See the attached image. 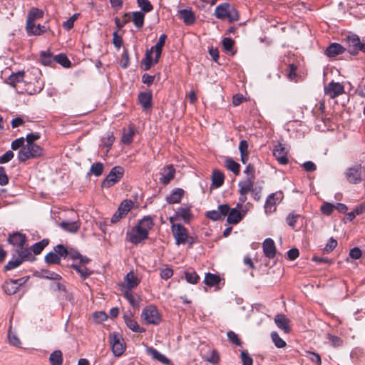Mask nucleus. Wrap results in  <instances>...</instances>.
<instances>
[{"label":"nucleus","instance_id":"nucleus-1","mask_svg":"<svg viewBox=\"0 0 365 365\" xmlns=\"http://www.w3.org/2000/svg\"><path fill=\"white\" fill-rule=\"evenodd\" d=\"M166 38L167 36L165 34L160 35L157 43L152 46L150 50H147L145 58L142 61L145 71L150 70L153 63L159 62Z\"/></svg>","mask_w":365,"mask_h":365},{"label":"nucleus","instance_id":"nucleus-2","mask_svg":"<svg viewBox=\"0 0 365 365\" xmlns=\"http://www.w3.org/2000/svg\"><path fill=\"white\" fill-rule=\"evenodd\" d=\"M44 155V149L38 144H26L18 153V160L25 163L29 159H35Z\"/></svg>","mask_w":365,"mask_h":365},{"label":"nucleus","instance_id":"nucleus-3","mask_svg":"<svg viewBox=\"0 0 365 365\" xmlns=\"http://www.w3.org/2000/svg\"><path fill=\"white\" fill-rule=\"evenodd\" d=\"M215 16L221 20L227 19L230 23L237 21L240 19L237 9L227 3L217 6L215 9Z\"/></svg>","mask_w":365,"mask_h":365},{"label":"nucleus","instance_id":"nucleus-4","mask_svg":"<svg viewBox=\"0 0 365 365\" xmlns=\"http://www.w3.org/2000/svg\"><path fill=\"white\" fill-rule=\"evenodd\" d=\"M364 170L361 165L356 164L346 169L344 175L346 180L351 184H359L364 180Z\"/></svg>","mask_w":365,"mask_h":365},{"label":"nucleus","instance_id":"nucleus-5","mask_svg":"<svg viewBox=\"0 0 365 365\" xmlns=\"http://www.w3.org/2000/svg\"><path fill=\"white\" fill-rule=\"evenodd\" d=\"M142 319L146 324L158 325L161 322V316L154 305H149L145 307L141 314Z\"/></svg>","mask_w":365,"mask_h":365},{"label":"nucleus","instance_id":"nucleus-6","mask_svg":"<svg viewBox=\"0 0 365 365\" xmlns=\"http://www.w3.org/2000/svg\"><path fill=\"white\" fill-rule=\"evenodd\" d=\"M124 174V168L121 166H115L102 182V186L110 187L119 182Z\"/></svg>","mask_w":365,"mask_h":365},{"label":"nucleus","instance_id":"nucleus-7","mask_svg":"<svg viewBox=\"0 0 365 365\" xmlns=\"http://www.w3.org/2000/svg\"><path fill=\"white\" fill-rule=\"evenodd\" d=\"M171 231L176 245L187 243L188 240V231L183 225L181 224H173V225H171Z\"/></svg>","mask_w":365,"mask_h":365},{"label":"nucleus","instance_id":"nucleus-8","mask_svg":"<svg viewBox=\"0 0 365 365\" xmlns=\"http://www.w3.org/2000/svg\"><path fill=\"white\" fill-rule=\"evenodd\" d=\"M126 237L128 240L132 244L138 245L147 240L148 236L146 235V232H144V230H143L137 224L130 230L127 231Z\"/></svg>","mask_w":365,"mask_h":365},{"label":"nucleus","instance_id":"nucleus-9","mask_svg":"<svg viewBox=\"0 0 365 365\" xmlns=\"http://www.w3.org/2000/svg\"><path fill=\"white\" fill-rule=\"evenodd\" d=\"M109 339L113 354L116 356H120L125 350L123 339L119 334L113 333L110 334Z\"/></svg>","mask_w":365,"mask_h":365},{"label":"nucleus","instance_id":"nucleus-10","mask_svg":"<svg viewBox=\"0 0 365 365\" xmlns=\"http://www.w3.org/2000/svg\"><path fill=\"white\" fill-rule=\"evenodd\" d=\"M347 43V50L350 54L356 55L359 51L365 53V45L361 43L360 38L357 35L351 34L348 36Z\"/></svg>","mask_w":365,"mask_h":365},{"label":"nucleus","instance_id":"nucleus-11","mask_svg":"<svg viewBox=\"0 0 365 365\" xmlns=\"http://www.w3.org/2000/svg\"><path fill=\"white\" fill-rule=\"evenodd\" d=\"M283 198V192L281 191L270 194L266 200L264 204V212L266 214H271L276 210V205L279 203Z\"/></svg>","mask_w":365,"mask_h":365},{"label":"nucleus","instance_id":"nucleus-12","mask_svg":"<svg viewBox=\"0 0 365 365\" xmlns=\"http://www.w3.org/2000/svg\"><path fill=\"white\" fill-rule=\"evenodd\" d=\"M344 86L338 82L331 81L324 87V93L334 99L344 93Z\"/></svg>","mask_w":365,"mask_h":365},{"label":"nucleus","instance_id":"nucleus-13","mask_svg":"<svg viewBox=\"0 0 365 365\" xmlns=\"http://www.w3.org/2000/svg\"><path fill=\"white\" fill-rule=\"evenodd\" d=\"M229 210L230 207L228 205H220L217 210L208 211L205 213V216L212 221L220 220L227 215Z\"/></svg>","mask_w":365,"mask_h":365},{"label":"nucleus","instance_id":"nucleus-14","mask_svg":"<svg viewBox=\"0 0 365 365\" xmlns=\"http://www.w3.org/2000/svg\"><path fill=\"white\" fill-rule=\"evenodd\" d=\"M175 169L173 165H168L161 169L160 173V178L159 181L164 185H167L174 179L175 176Z\"/></svg>","mask_w":365,"mask_h":365},{"label":"nucleus","instance_id":"nucleus-15","mask_svg":"<svg viewBox=\"0 0 365 365\" xmlns=\"http://www.w3.org/2000/svg\"><path fill=\"white\" fill-rule=\"evenodd\" d=\"M287 154L288 151L282 143H278L274 145L273 149V155L279 164L287 165L288 163L289 160Z\"/></svg>","mask_w":365,"mask_h":365},{"label":"nucleus","instance_id":"nucleus-16","mask_svg":"<svg viewBox=\"0 0 365 365\" xmlns=\"http://www.w3.org/2000/svg\"><path fill=\"white\" fill-rule=\"evenodd\" d=\"M26 92L29 95L40 93L44 87V83L41 77H36L34 82L26 81Z\"/></svg>","mask_w":365,"mask_h":365},{"label":"nucleus","instance_id":"nucleus-17","mask_svg":"<svg viewBox=\"0 0 365 365\" xmlns=\"http://www.w3.org/2000/svg\"><path fill=\"white\" fill-rule=\"evenodd\" d=\"M138 133V129L134 124H129L128 128L123 129L121 142L125 145H130L133 140V137Z\"/></svg>","mask_w":365,"mask_h":365},{"label":"nucleus","instance_id":"nucleus-18","mask_svg":"<svg viewBox=\"0 0 365 365\" xmlns=\"http://www.w3.org/2000/svg\"><path fill=\"white\" fill-rule=\"evenodd\" d=\"M26 72L24 71H19L17 72H13L5 81L6 83L10 85L11 86L15 88L16 85L21 82L26 83Z\"/></svg>","mask_w":365,"mask_h":365},{"label":"nucleus","instance_id":"nucleus-19","mask_svg":"<svg viewBox=\"0 0 365 365\" xmlns=\"http://www.w3.org/2000/svg\"><path fill=\"white\" fill-rule=\"evenodd\" d=\"M23 278L18 279H9L4 282L3 289L7 294L11 295L16 293L19 286L22 284Z\"/></svg>","mask_w":365,"mask_h":365},{"label":"nucleus","instance_id":"nucleus-20","mask_svg":"<svg viewBox=\"0 0 365 365\" xmlns=\"http://www.w3.org/2000/svg\"><path fill=\"white\" fill-rule=\"evenodd\" d=\"M152 98L151 92H140L138 96V101L145 110L151 108L153 106Z\"/></svg>","mask_w":365,"mask_h":365},{"label":"nucleus","instance_id":"nucleus-21","mask_svg":"<svg viewBox=\"0 0 365 365\" xmlns=\"http://www.w3.org/2000/svg\"><path fill=\"white\" fill-rule=\"evenodd\" d=\"M263 252L264 255L269 259H272L275 257L276 247L272 239L267 238L264 240L263 242Z\"/></svg>","mask_w":365,"mask_h":365},{"label":"nucleus","instance_id":"nucleus-22","mask_svg":"<svg viewBox=\"0 0 365 365\" xmlns=\"http://www.w3.org/2000/svg\"><path fill=\"white\" fill-rule=\"evenodd\" d=\"M44 12L43 10L36 7H32L28 12L26 26H30L35 24V21L41 19L43 17Z\"/></svg>","mask_w":365,"mask_h":365},{"label":"nucleus","instance_id":"nucleus-23","mask_svg":"<svg viewBox=\"0 0 365 365\" xmlns=\"http://www.w3.org/2000/svg\"><path fill=\"white\" fill-rule=\"evenodd\" d=\"M274 322L277 327L282 330H283L285 333L290 332V327L289 324L290 322L289 319L283 314H278L274 317Z\"/></svg>","mask_w":365,"mask_h":365},{"label":"nucleus","instance_id":"nucleus-24","mask_svg":"<svg viewBox=\"0 0 365 365\" xmlns=\"http://www.w3.org/2000/svg\"><path fill=\"white\" fill-rule=\"evenodd\" d=\"M179 18L183 21L184 24L190 26L195 22L196 18L194 12L191 9H182L178 11Z\"/></svg>","mask_w":365,"mask_h":365},{"label":"nucleus","instance_id":"nucleus-25","mask_svg":"<svg viewBox=\"0 0 365 365\" xmlns=\"http://www.w3.org/2000/svg\"><path fill=\"white\" fill-rule=\"evenodd\" d=\"M345 48L339 43H331L325 50V54L329 58H334L345 51Z\"/></svg>","mask_w":365,"mask_h":365},{"label":"nucleus","instance_id":"nucleus-26","mask_svg":"<svg viewBox=\"0 0 365 365\" xmlns=\"http://www.w3.org/2000/svg\"><path fill=\"white\" fill-rule=\"evenodd\" d=\"M124 283L125 287L131 290L132 289L138 287L140 283V279H139L138 276L131 271L125 275L124 278Z\"/></svg>","mask_w":365,"mask_h":365},{"label":"nucleus","instance_id":"nucleus-27","mask_svg":"<svg viewBox=\"0 0 365 365\" xmlns=\"http://www.w3.org/2000/svg\"><path fill=\"white\" fill-rule=\"evenodd\" d=\"M8 240L11 245L16 247V249H19L25 245L26 237L24 234L16 232L11 235Z\"/></svg>","mask_w":365,"mask_h":365},{"label":"nucleus","instance_id":"nucleus-28","mask_svg":"<svg viewBox=\"0 0 365 365\" xmlns=\"http://www.w3.org/2000/svg\"><path fill=\"white\" fill-rule=\"evenodd\" d=\"M48 29L49 27L46 25H36L34 24L30 26H26V31L29 36H40L43 34Z\"/></svg>","mask_w":365,"mask_h":365},{"label":"nucleus","instance_id":"nucleus-29","mask_svg":"<svg viewBox=\"0 0 365 365\" xmlns=\"http://www.w3.org/2000/svg\"><path fill=\"white\" fill-rule=\"evenodd\" d=\"M178 218H181L185 223L188 224L193 218L190 208L188 207H180L176 211Z\"/></svg>","mask_w":365,"mask_h":365},{"label":"nucleus","instance_id":"nucleus-30","mask_svg":"<svg viewBox=\"0 0 365 365\" xmlns=\"http://www.w3.org/2000/svg\"><path fill=\"white\" fill-rule=\"evenodd\" d=\"M146 351L148 354L152 356V358L155 360H157L165 365H168L170 363V360L168 359L165 356L160 353L156 349L150 346L146 349Z\"/></svg>","mask_w":365,"mask_h":365},{"label":"nucleus","instance_id":"nucleus-31","mask_svg":"<svg viewBox=\"0 0 365 365\" xmlns=\"http://www.w3.org/2000/svg\"><path fill=\"white\" fill-rule=\"evenodd\" d=\"M31 252V248L25 247V245L16 250L17 257L22 258L21 259L23 262L25 261L33 262L36 259Z\"/></svg>","mask_w":365,"mask_h":365},{"label":"nucleus","instance_id":"nucleus-32","mask_svg":"<svg viewBox=\"0 0 365 365\" xmlns=\"http://www.w3.org/2000/svg\"><path fill=\"white\" fill-rule=\"evenodd\" d=\"M185 194V191L182 188H175L174 189L169 196L166 197V201L169 204H176L180 203L183 195Z\"/></svg>","mask_w":365,"mask_h":365},{"label":"nucleus","instance_id":"nucleus-33","mask_svg":"<svg viewBox=\"0 0 365 365\" xmlns=\"http://www.w3.org/2000/svg\"><path fill=\"white\" fill-rule=\"evenodd\" d=\"M138 225L143 230H144V232H146V235L148 236L149 231L152 230L154 226L153 219L150 215L145 216L138 221Z\"/></svg>","mask_w":365,"mask_h":365},{"label":"nucleus","instance_id":"nucleus-34","mask_svg":"<svg viewBox=\"0 0 365 365\" xmlns=\"http://www.w3.org/2000/svg\"><path fill=\"white\" fill-rule=\"evenodd\" d=\"M124 321L132 331L135 332L142 333L145 330L143 328H141L138 322L133 319L132 315H128L125 314L123 316Z\"/></svg>","mask_w":365,"mask_h":365},{"label":"nucleus","instance_id":"nucleus-35","mask_svg":"<svg viewBox=\"0 0 365 365\" xmlns=\"http://www.w3.org/2000/svg\"><path fill=\"white\" fill-rule=\"evenodd\" d=\"M254 180L245 179L240 181L238 183L239 192L242 194H248L253 190Z\"/></svg>","mask_w":365,"mask_h":365},{"label":"nucleus","instance_id":"nucleus-36","mask_svg":"<svg viewBox=\"0 0 365 365\" xmlns=\"http://www.w3.org/2000/svg\"><path fill=\"white\" fill-rule=\"evenodd\" d=\"M249 144L246 140L240 142L239 150L240 153L241 162L246 164L249 160L250 152L248 150Z\"/></svg>","mask_w":365,"mask_h":365},{"label":"nucleus","instance_id":"nucleus-37","mask_svg":"<svg viewBox=\"0 0 365 365\" xmlns=\"http://www.w3.org/2000/svg\"><path fill=\"white\" fill-rule=\"evenodd\" d=\"M227 222L229 224L236 225L242 219V215L240 211L236 208L230 209L227 214Z\"/></svg>","mask_w":365,"mask_h":365},{"label":"nucleus","instance_id":"nucleus-38","mask_svg":"<svg viewBox=\"0 0 365 365\" xmlns=\"http://www.w3.org/2000/svg\"><path fill=\"white\" fill-rule=\"evenodd\" d=\"M131 21L138 29H141L144 26L145 15L140 11L130 13Z\"/></svg>","mask_w":365,"mask_h":365},{"label":"nucleus","instance_id":"nucleus-39","mask_svg":"<svg viewBox=\"0 0 365 365\" xmlns=\"http://www.w3.org/2000/svg\"><path fill=\"white\" fill-rule=\"evenodd\" d=\"M225 166L227 170L232 171L235 175H238L240 172V165L235 162L232 158H227L225 160Z\"/></svg>","mask_w":365,"mask_h":365},{"label":"nucleus","instance_id":"nucleus-40","mask_svg":"<svg viewBox=\"0 0 365 365\" xmlns=\"http://www.w3.org/2000/svg\"><path fill=\"white\" fill-rule=\"evenodd\" d=\"M60 227L66 231L75 233L79 230L80 223L77 221H73V222L63 221L60 223Z\"/></svg>","mask_w":365,"mask_h":365},{"label":"nucleus","instance_id":"nucleus-41","mask_svg":"<svg viewBox=\"0 0 365 365\" xmlns=\"http://www.w3.org/2000/svg\"><path fill=\"white\" fill-rule=\"evenodd\" d=\"M212 184L216 187H220L224 183L225 175L222 172L215 170L212 173Z\"/></svg>","mask_w":365,"mask_h":365},{"label":"nucleus","instance_id":"nucleus-42","mask_svg":"<svg viewBox=\"0 0 365 365\" xmlns=\"http://www.w3.org/2000/svg\"><path fill=\"white\" fill-rule=\"evenodd\" d=\"M51 365H62L63 354L60 350L53 351L49 356Z\"/></svg>","mask_w":365,"mask_h":365},{"label":"nucleus","instance_id":"nucleus-43","mask_svg":"<svg viewBox=\"0 0 365 365\" xmlns=\"http://www.w3.org/2000/svg\"><path fill=\"white\" fill-rule=\"evenodd\" d=\"M71 267L79 273L83 279L88 278L92 274V271L83 264H73Z\"/></svg>","mask_w":365,"mask_h":365},{"label":"nucleus","instance_id":"nucleus-44","mask_svg":"<svg viewBox=\"0 0 365 365\" xmlns=\"http://www.w3.org/2000/svg\"><path fill=\"white\" fill-rule=\"evenodd\" d=\"M133 205V202L131 200H125L120 204L118 210L119 211V213H121L124 217H125L132 209Z\"/></svg>","mask_w":365,"mask_h":365},{"label":"nucleus","instance_id":"nucleus-45","mask_svg":"<svg viewBox=\"0 0 365 365\" xmlns=\"http://www.w3.org/2000/svg\"><path fill=\"white\" fill-rule=\"evenodd\" d=\"M205 284L210 287L217 285L220 282V277L219 275L207 273L204 280Z\"/></svg>","mask_w":365,"mask_h":365},{"label":"nucleus","instance_id":"nucleus-46","mask_svg":"<svg viewBox=\"0 0 365 365\" xmlns=\"http://www.w3.org/2000/svg\"><path fill=\"white\" fill-rule=\"evenodd\" d=\"M49 240L48 239H43L40 242H38L32 245L31 247V251L34 255H39L43 250L48 245Z\"/></svg>","mask_w":365,"mask_h":365},{"label":"nucleus","instance_id":"nucleus-47","mask_svg":"<svg viewBox=\"0 0 365 365\" xmlns=\"http://www.w3.org/2000/svg\"><path fill=\"white\" fill-rule=\"evenodd\" d=\"M115 141V137L112 133H108L106 136L102 139V147L106 148V153H108L112 148V145Z\"/></svg>","mask_w":365,"mask_h":365},{"label":"nucleus","instance_id":"nucleus-48","mask_svg":"<svg viewBox=\"0 0 365 365\" xmlns=\"http://www.w3.org/2000/svg\"><path fill=\"white\" fill-rule=\"evenodd\" d=\"M54 62L59 63L64 68H68L71 66V61L64 53H60L54 56Z\"/></svg>","mask_w":365,"mask_h":365},{"label":"nucleus","instance_id":"nucleus-49","mask_svg":"<svg viewBox=\"0 0 365 365\" xmlns=\"http://www.w3.org/2000/svg\"><path fill=\"white\" fill-rule=\"evenodd\" d=\"M131 21L130 13H125L122 16V20L119 18H115V23L118 29H121L127 23Z\"/></svg>","mask_w":365,"mask_h":365},{"label":"nucleus","instance_id":"nucleus-50","mask_svg":"<svg viewBox=\"0 0 365 365\" xmlns=\"http://www.w3.org/2000/svg\"><path fill=\"white\" fill-rule=\"evenodd\" d=\"M41 61L45 66H51L54 63V56L49 51H42L40 55Z\"/></svg>","mask_w":365,"mask_h":365},{"label":"nucleus","instance_id":"nucleus-51","mask_svg":"<svg viewBox=\"0 0 365 365\" xmlns=\"http://www.w3.org/2000/svg\"><path fill=\"white\" fill-rule=\"evenodd\" d=\"M45 262L48 264H59L61 259L58 257V254L54 252H51L45 256Z\"/></svg>","mask_w":365,"mask_h":365},{"label":"nucleus","instance_id":"nucleus-52","mask_svg":"<svg viewBox=\"0 0 365 365\" xmlns=\"http://www.w3.org/2000/svg\"><path fill=\"white\" fill-rule=\"evenodd\" d=\"M21 259L22 258L16 257V258L9 260L8 263L4 266V271L11 270L20 266L23 263Z\"/></svg>","mask_w":365,"mask_h":365},{"label":"nucleus","instance_id":"nucleus-53","mask_svg":"<svg viewBox=\"0 0 365 365\" xmlns=\"http://www.w3.org/2000/svg\"><path fill=\"white\" fill-rule=\"evenodd\" d=\"M104 165L102 163L98 162L91 165L90 173L98 177L102 175L103 171Z\"/></svg>","mask_w":365,"mask_h":365},{"label":"nucleus","instance_id":"nucleus-54","mask_svg":"<svg viewBox=\"0 0 365 365\" xmlns=\"http://www.w3.org/2000/svg\"><path fill=\"white\" fill-rule=\"evenodd\" d=\"M173 275V270L168 265H163V267L160 268V276L163 279H169Z\"/></svg>","mask_w":365,"mask_h":365},{"label":"nucleus","instance_id":"nucleus-55","mask_svg":"<svg viewBox=\"0 0 365 365\" xmlns=\"http://www.w3.org/2000/svg\"><path fill=\"white\" fill-rule=\"evenodd\" d=\"M364 211L365 203H362L360 205L357 206L353 211L347 214L348 219L349 220V221H351L356 217V215L363 213Z\"/></svg>","mask_w":365,"mask_h":365},{"label":"nucleus","instance_id":"nucleus-56","mask_svg":"<svg viewBox=\"0 0 365 365\" xmlns=\"http://www.w3.org/2000/svg\"><path fill=\"white\" fill-rule=\"evenodd\" d=\"M271 337L272 341L277 348H283L286 346V342L279 336L277 332H272Z\"/></svg>","mask_w":365,"mask_h":365},{"label":"nucleus","instance_id":"nucleus-57","mask_svg":"<svg viewBox=\"0 0 365 365\" xmlns=\"http://www.w3.org/2000/svg\"><path fill=\"white\" fill-rule=\"evenodd\" d=\"M53 252L58 254V257L61 259L66 258L68 257V248L63 245H58L53 247Z\"/></svg>","mask_w":365,"mask_h":365},{"label":"nucleus","instance_id":"nucleus-58","mask_svg":"<svg viewBox=\"0 0 365 365\" xmlns=\"http://www.w3.org/2000/svg\"><path fill=\"white\" fill-rule=\"evenodd\" d=\"M185 279L190 284H197L200 279L199 276L195 271H187L185 273Z\"/></svg>","mask_w":365,"mask_h":365},{"label":"nucleus","instance_id":"nucleus-59","mask_svg":"<svg viewBox=\"0 0 365 365\" xmlns=\"http://www.w3.org/2000/svg\"><path fill=\"white\" fill-rule=\"evenodd\" d=\"M337 245V240L333 237H331L327 242L326 245L323 249L324 252L327 254L331 252L334 250V249L336 247Z\"/></svg>","mask_w":365,"mask_h":365},{"label":"nucleus","instance_id":"nucleus-60","mask_svg":"<svg viewBox=\"0 0 365 365\" xmlns=\"http://www.w3.org/2000/svg\"><path fill=\"white\" fill-rule=\"evenodd\" d=\"M300 215L295 214L294 212L289 213L286 217V222L287 225L291 227L292 229L295 227L296 223L298 219L300 217Z\"/></svg>","mask_w":365,"mask_h":365},{"label":"nucleus","instance_id":"nucleus-61","mask_svg":"<svg viewBox=\"0 0 365 365\" xmlns=\"http://www.w3.org/2000/svg\"><path fill=\"white\" fill-rule=\"evenodd\" d=\"M138 6L144 12H150L153 9V6L148 0H137Z\"/></svg>","mask_w":365,"mask_h":365},{"label":"nucleus","instance_id":"nucleus-62","mask_svg":"<svg viewBox=\"0 0 365 365\" xmlns=\"http://www.w3.org/2000/svg\"><path fill=\"white\" fill-rule=\"evenodd\" d=\"M297 66L294 63H289L288 66V68L287 71V76L290 81H294L296 79Z\"/></svg>","mask_w":365,"mask_h":365},{"label":"nucleus","instance_id":"nucleus-63","mask_svg":"<svg viewBox=\"0 0 365 365\" xmlns=\"http://www.w3.org/2000/svg\"><path fill=\"white\" fill-rule=\"evenodd\" d=\"M227 336L229 341L231 343H232L238 346H242L241 340L240 339L238 335L237 334H235L234 331H227Z\"/></svg>","mask_w":365,"mask_h":365},{"label":"nucleus","instance_id":"nucleus-64","mask_svg":"<svg viewBox=\"0 0 365 365\" xmlns=\"http://www.w3.org/2000/svg\"><path fill=\"white\" fill-rule=\"evenodd\" d=\"M240 358L243 365H252L253 359L247 350L241 351Z\"/></svg>","mask_w":365,"mask_h":365}]
</instances>
